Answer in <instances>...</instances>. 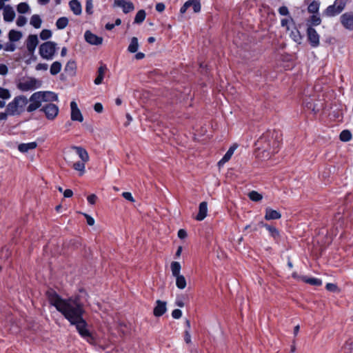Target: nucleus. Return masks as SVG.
Returning <instances> with one entry per match:
<instances>
[{"instance_id":"obj_1","label":"nucleus","mask_w":353,"mask_h":353,"mask_svg":"<svg viewBox=\"0 0 353 353\" xmlns=\"http://www.w3.org/2000/svg\"><path fill=\"white\" fill-rule=\"evenodd\" d=\"M49 303L59 312L71 325H74L79 335L88 343H92L94 339L88 330V323L83 318L85 312L84 304L79 295L62 298L57 292H48Z\"/></svg>"},{"instance_id":"obj_2","label":"nucleus","mask_w":353,"mask_h":353,"mask_svg":"<svg viewBox=\"0 0 353 353\" xmlns=\"http://www.w3.org/2000/svg\"><path fill=\"white\" fill-rule=\"evenodd\" d=\"M28 102V100L25 96H17L7 105L6 110L10 114V116L19 115L23 112Z\"/></svg>"},{"instance_id":"obj_3","label":"nucleus","mask_w":353,"mask_h":353,"mask_svg":"<svg viewBox=\"0 0 353 353\" xmlns=\"http://www.w3.org/2000/svg\"><path fill=\"white\" fill-rule=\"evenodd\" d=\"M57 44L53 41H46L41 44L39 49L40 56L46 60H52L56 52Z\"/></svg>"},{"instance_id":"obj_4","label":"nucleus","mask_w":353,"mask_h":353,"mask_svg":"<svg viewBox=\"0 0 353 353\" xmlns=\"http://www.w3.org/2000/svg\"><path fill=\"white\" fill-rule=\"evenodd\" d=\"M41 81L34 77H30L26 80L19 82L17 85L18 89L22 92L34 90L41 88Z\"/></svg>"},{"instance_id":"obj_5","label":"nucleus","mask_w":353,"mask_h":353,"mask_svg":"<svg viewBox=\"0 0 353 353\" xmlns=\"http://www.w3.org/2000/svg\"><path fill=\"white\" fill-rule=\"evenodd\" d=\"M44 93L42 91L33 93L29 99L30 104L27 107L28 112H32L41 106V102L43 101Z\"/></svg>"},{"instance_id":"obj_6","label":"nucleus","mask_w":353,"mask_h":353,"mask_svg":"<svg viewBox=\"0 0 353 353\" xmlns=\"http://www.w3.org/2000/svg\"><path fill=\"white\" fill-rule=\"evenodd\" d=\"M40 110L44 112L46 118L49 120H53L59 113L58 106L52 103L44 104Z\"/></svg>"},{"instance_id":"obj_7","label":"nucleus","mask_w":353,"mask_h":353,"mask_svg":"<svg viewBox=\"0 0 353 353\" xmlns=\"http://www.w3.org/2000/svg\"><path fill=\"white\" fill-rule=\"evenodd\" d=\"M307 36L308 41L312 48H317L319 46L320 36L312 26H308L307 28Z\"/></svg>"},{"instance_id":"obj_8","label":"nucleus","mask_w":353,"mask_h":353,"mask_svg":"<svg viewBox=\"0 0 353 353\" xmlns=\"http://www.w3.org/2000/svg\"><path fill=\"white\" fill-rule=\"evenodd\" d=\"M39 44V39L37 34L28 35L26 41V46L29 55L34 56L35 50Z\"/></svg>"},{"instance_id":"obj_9","label":"nucleus","mask_w":353,"mask_h":353,"mask_svg":"<svg viewBox=\"0 0 353 353\" xmlns=\"http://www.w3.org/2000/svg\"><path fill=\"white\" fill-rule=\"evenodd\" d=\"M342 26L348 30H353V12H347L340 17Z\"/></svg>"},{"instance_id":"obj_10","label":"nucleus","mask_w":353,"mask_h":353,"mask_svg":"<svg viewBox=\"0 0 353 353\" xmlns=\"http://www.w3.org/2000/svg\"><path fill=\"white\" fill-rule=\"evenodd\" d=\"M192 7L194 12H199L201 11L200 0H188L180 8L181 14H184L188 8Z\"/></svg>"},{"instance_id":"obj_11","label":"nucleus","mask_w":353,"mask_h":353,"mask_svg":"<svg viewBox=\"0 0 353 353\" xmlns=\"http://www.w3.org/2000/svg\"><path fill=\"white\" fill-rule=\"evenodd\" d=\"M84 38L87 43L90 45L99 46L102 43L103 38L93 34L90 30H86L84 33Z\"/></svg>"},{"instance_id":"obj_12","label":"nucleus","mask_w":353,"mask_h":353,"mask_svg":"<svg viewBox=\"0 0 353 353\" xmlns=\"http://www.w3.org/2000/svg\"><path fill=\"white\" fill-rule=\"evenodd\" d=\"M113 6L121 8L125 14H128L134 9V4L131 1L125 0H114Z\"/></svg>"},{"instance_id":"obj_13","label":"nucleus","mask_w":353,"mask_h":353,"mask_svg":"<svg viewBox=\"0 0 353 353\" xmlns=\"http://www.w3.org/2000/svg\"><path fill=\"white\" fill-rule=\"evenodd\" d=\"M71 108V120L74 121L82 122L83 121V115L78 108L77 103L72 101L70 103Z\"/></svg>"},{"instance_id":"obj_14","label":"nucleus","mask_w":353,"mask_h":353,"mask_svg":"<svg viewBox=\"0 0 353 353\" xmlns=\"http://www.w3.org/2000/svg\"><path fill=\"white\" fill-rule=\"evenodd\" d=\"M166 302L161 300L156 301V305L153 310L155 316L159 317L163 316L167 311Z\"/></svg>"},{"instance_id":"obj_15","label":"nucleus","mask_w":353,"mask_h":353,"mask_svg":"<svg viewBox=\"0 0 353 353\" xmlns=\"http://www.w3.org/2000/svg\"><path fill=\"white\" fill-rule=\"evenodd\" d=\"M237 148V145L234 144L232 146L230 147L228 150L226 152V153L224 154V156L222 157L221 160L218 162V166L219 168H221L224 165L225 163H227L233 155L234 151Z\"/></svg>"},{"instance_id":"obj_16","label":"nucleus","mask_w":353,"mask_h":353,"mask_svg":"<svg viewBox=\"0 0 353 353\" xmlns=\"http://www.w3.org/2000/svg\"><path fill=\"white\" fill-rule=\"evenodd\" d=\"M3 20L6 22H12L15 17V12L12 6L7 5L3 7Z\"/></svg>"},{"instance_id":"obj_17","label":"nucleus","mask_w":353,"mask_h":353,"mask_svg":"<svg viewBox=\"0 0 353 353\" xmlns=\"http://www.w3.org/2000/svg\"><path fill=\"white\" fill-rule=\"evenodd\" d=\"M281 217V214L270 207L265 208V219L267 221L277 220Z\"/></svg>"},{"instance_id":"obj_18","label":"nucleus","mask_w":353,"mask_h":353,"mask_svg":"<svg viewBox=\"0 0 353 353\" xmlns=\"http://www.w3.org/2000/svg\"><path fill=\"white\" fill-rule=\"evenodd\" d=\"M208 214V203L205 201H203L199 204V212L196 216V219L199 221H203Z\"/></svg>"},{"instance_id":"obj_19","label":"nucleus","mask_w":353,"mask_h":353,"mask_svg":"<svg viewBox=\"0 0 353 353\" xmlns=\"http://www.w3.org/2000/svg\"><path fill=\"white\" fill-rule=\"evenodd\" d=\"M71 149L74 150L81 161L88 162L89 161V155L88 152L82 147L73 145Z\"/></svg>"},{"instance_id":"obj_20","label":"nucleus","mask_w":353,"mask_h":353,"mask_svg":"<svg viewBox=\"0 0 353 353\" xmlns=\"http://www.w3.org/2000/svg\"><path fill=\"white\" fill-rule=\"evenodd\" d=\"M69 6L74 14L80 15L81 14V4L78 0H71L69 2Z\"/></svg>"},{"instance_id":"obj_21","label":"nucleus","mask_w":353,"mask_h":353,"mask_svg":"<svg viewBox=\"0 0 353 353\" xmlns=\"http://www.w3.org/2000/svg\"><path fill=\"white\" fill-rule=\"evenodd\" d=\"M37 143L35 141L26 143H21L18 145V150L22 153L28 152L29 150L36 148Z\"/></svg>"},{"instance_id":"obj_22","label":"nucleus","mask_w":353,"mask_h":353,"mask_svg":"<svg viewBox=\"0 0 353 353\" xmlns=\"http://www.w3.org/2000/svg\"><path fill=\"white\" fill-rule=\"evenodd\" d=\"M290 37L294 42L299 44L301 43L303 36L301 34L299 30L296 27L291 30Z\"/></svg>"},{"instance_id":"obj_23","label":"nucleus","mask_w":353,"mask_h":353,"mask_svg":"<svg viewBox=\"0 0 353 353\" xmlns=\"http://www.w3.org/2000/svg\"><path fill=\"white\" fill-rule=\"evenodd\" d=\"M22 32L19 30H11L8 33V39L10 42H17L22 38Z\"/></svg>"},{"instance_id":"obj_24","label":"nucleus","mask_w":353,"mask_h":353,"mask_svg":"<svg viewBox=\"0 0 353 353\" xmlns=\"http://www.w3.org/2000/svg\"><path fill=\"white\" fill-rule=\"evenodd\" d=\"M341 13L336 5L334 3L332 5L329 6L324 11V14L327 17H334Z\"/></svg>"},{"instance_id":"obj_25","label":"nucleus","mask_w":353,"mask_h":353,"mask_svg":"<svg viewBox=\"0 0 353 353\" xmlns=\"http://www.w3.org/2000/svg\"><path fill=\"white\" fill-rule=\"evenodd\" d=\"M262 226L269 232L270 236L274 239H276L279 236V231L275 227L267 223H262Z\"/></svg>"},{"instance_id":"obj_26","label":"nucleus","mask_w":353,"mask_h":353,"mask_svg":"<svg viewBox=\"0 0 353 353\" xmlns=\"http://www.w3.org/2000/svg\"><path fill=\"white\" fill-rule=\"evenodd\" d=\"M170 268L172 276H176L179 275H181V265L179 262L178 261H172L170 264Z\"/></svg>"},{"instance_id":"obj_27","label":"nucleus","mask_w":353,"mask_h":353,"mask_svg":"<svg viewBox=\"0 0 353 353\" xmlns=\"http://www.w3.org/2000/svg\"><path fill=\"white\" fill-rule=\"evenodd\" d=\"M42 92L45 94L43 101H58V96L54 92L50 91H42Z\"/></svg>"},{"instance_id":"obj_28","label":"nucleus","mask_w":353,"mask_h":353,"mask_svg":"<svg viewBox=\"0 0 353 353\" xmlns=\"http://www.w3.org/2000/svg\"><path fill=\"white\" fill-rule=\"evenodd\" d=\"M176 279V286L180 289L183 290L187 285V282L185 276L182 274L174 276Z\"/></svg>"},{"instance_id":"obj_29","label":"nucleus","mask_w":353,"mask_h":353,"mask_svg":"<svg viewBox=\"0 0 353 353\" xmlns=\"http://www.w3.org/2000/svg\"><path fill=\"white\" fill-rule=\"evenodd\" d=\"M42 20L39 14H33L30 21V23L34 28L38 29L41 28Z\"/></svg>"},{"instance_id":"obj_30","label":"nucleus","mask_w":353,"mask_h":353,"mask_svg":"<svg viewBox=\"0 0 353 353\" xmlns=\"http://www.w3.org/2000/svg\"><path fill=\"white\" fill-rule=\"evenodd\" d=\"M139 49L138 39L135 37L131 39L130 45L128 47V50L131 53H135Z\"/></svg>"},{"instance_id":"obj_31","label":"nucleus","mask_w":353,"mask_h":353,"mask_svg":"<svg viewBox=\"0 0 353 353\" xmlns=\"http://www.w3.org/2000/svg\"><path fill=\"white\" fill-rule=\"evenodd\" d=\"M62 68V65L59 61H54L52 63L50 72L52 75H56L60 72Z\"/></svg>"},{"instance_id":"obj_32","label":"nucleus","mask_w":353,"mask_h":353,"mask_svg":"<svg viewBox=\"0 0 353 353\" xmlns=\"http://www.w3.org/2000/svg\"><path fill=\"white\" fill-rule=\"evenodd\" d=\"M303 281L306 283L310 284L314 286H320L322 285V281L320 279L314 277H304Z\"/></svg>"},{"instance_id":"obj_33","label":"nucleus","mask_w":353,"mask_h":353,"mask_svg":"<svg viewBox=\"0 0 353 353\" xmlns=\"http://www.w3.org/2000/svg\"><path fill=\"white\" fill-rule=\"evenodd\" d=\"M68 19L65 17L59 18L56 21V26L59 30L64 29L68 24Z\"/></svg>"},{"instance_id":"obj_34","label":"nucleus","mask_w":353,"mask_h":353,"mask_svg":"<svg viewBox=\"0 0 353 353\" xmlns=\"http://www.w3.org/2000/svg\"><path fill=\"white\" fill-rule=\"evenodd\" d=\"M146 13L144 10H140L137 12L134 17V23L140 24L145 19Z\"/></svg>"},{"instance_id":"obj_35","label":"nucleus","mask_w":353,"mask_h":353,"mask_svg":"<svg viewBox=\"0 0 353 353\" xmlns=\"http://www.w3.org/2000/svg\"><path fill=\"white\" fill-rule=\"evenodd\" d=\"M319 6H320V3L319 1H313L312 2H311L309 4V6L307 7V10L309 12L312 13V14L318 13L319 10Z\"/></svg>"},{"instance_id":"obj_36","label":"nucleus","mask_w":353,"mask_h":353,"mask_svg":"<svg viewBox=\"0 0 353 353\" xmlns=\"http://www.w3.org/2000/svg\"><path fill=\"white\" fill-rule=\"evenodd\" d=\"M17 10L20 14H25L30 10V6L28 3L21 2L17 5Z\"/></svg>"},{"instance_id":"obj_37","label":"nucleus","mask_w":353,"mask_h":353,"mask_svg":"<svg viewBox=\"0 0 353 353\" xmlns=\"http://www.w3.org/2000/svg\"><path fill=\"white\" fill-rule=\"evenodd\" d=\"M352 133L348 130H343L339 135L340 140L343 142H347L351 140Z\"/></svg>"},{"instance_id":"obj_38","label":"nucleus","mask_w":353,"mask_h":353,"mask_svg":"<svg viewBox=\"0 0 353 353\" xmlns=\"http://www.w3.org/2000/svg\"><path fill=\"white\" fill-rule=\"evenodd\" d=\"M85 162L83 161H77L72 165V168L80 172V175H82L85 172Z\"/></svg>"},{"instance_id":"obj_39","label":"nucleus","mask_w":353,"mask_h":353,"mask_svg":"<svg viewBox=\"0 0 353 353\" xmlns=\"http://www.w3.org/2000/svg\"><path fill=\"white\" fill-rule=\"evenodd\" d=\"M250 200L253 201H259L263 199V196L256 191L252 190L248 194Z\"/></svg>"},{"instance_id":"obj_40","label":"nucleus","mask_w":353,"mask_h":353,"mask_svg":"<svg viewBox=\"0 0 353 353\" xmlns=\"http://www.w3.org/2000/svg\"><path fill=\"white\" fill-rule=\"evenodd\" d=\"M11 97L9 90L0 87V99L6 100Z\"/></svg>"},{"instance_id":"obj_41","label":"nucleus","mask_w":353,"mask_h":353,"mask_svg":"<svg viewBox=\"0 0 353 353\" xmlns=\"http://www.w3.org/2000/svg\"><path fill=\"white\" fill-rule=\"evenodd\" d=\"M76 70V63L74 61H69L65 66V71L66 72H74Z\"/></svg>"},{"instance_id":"obj_42","label":"nucleus","mask_w":353,"mask_h":353,"mask_svg":"<svg viewBox=\"0 0 353 353\" xmlns=\"http://www.w3.org/2000/svg\"><path fill=\"white\" fill-rule=\"evenodd\" d=\"M347 2V1L346 0H335L334 3L336 5L339 11L341 12L344 10Z\"/></svg>"},{"instance_id":"obj_43","label":"nucleus","mask_w":353,"mask_h":353,"mask_svg":"<svg viewBox=\"0 0 353 353\" xmlns=\"http://www.w3.org/2000/svg\"><path fill=\"white\" fill-rule=\"evenodd\" d=\"M39 37L42 40H47L52 37V32L50 30L44 29L40 32Z\"/></svg>"},{"instance_id":"obj_44","label":"nucleus","mask_w":353,"mask_h":353,"mask_svg":"<svg viewBox=\"0 0 353 353\" xmlns=\"http://www.w3.org/2000/svg\"><path fill=\"white\" fill-rule=\"evenodd\" d=\"M310 23H311L310 26H319L321 24V19L319 16L313 14L310 17Z\"/></svg>"},{"instance_id":"obj_45","label":"nucleus","mask_w":353,"mask_h":353,"mask_svg":"<svg viewBox=\"0 0 353 353\" xmlns=\"http://www.w3.org/2000/svg\"><path fill=\"white\" fill-rule=\"evenodd\" d=\"M294 23V21L291 17H290V19H282L281 21V24L282 27H285L287 30H290V26H288V23Z\"/></svg>"},{"instance_id":"obj_46","label":"nucleus","mask_w":353,"mask_h":353,"mask_svg":"<svg viewBox=\"0 0 353 353\" xmlns=\"http://www.w3.org/2000/svg\"><path fill=\"white\" fill-rule=\"evenodd\" d=\"M13 43L10 41V43H6L3 47V50L6 52H14L16 49V46Z\"/></svg>"},{"instance_id":"obj_47","label":"nucleus","mask_w":353,"mask_h":353,"mask_svg":"<svg viewBox=\"0 0 353 353\" xmlns=\"http://www.w3.org/2000/svg\"><path fill=\"white\" fill-rule=\"evenodd\" d=\"M27 23V19L24 16H19L16 23L19 27L24 26Z\"/></svg>"},{"instance_id":"obj_48","label":"nucleus","mask_w":353,"mask_h":353,"mask_svg":"<svg viewBox=\"0 0 353 353\" xmlns=\"http://www.w3.org/2000/svg\"><path fill=\"white\" fill-rule=\"evenodd\" d=\"M93 3L92 0H87L85 3V12L88 14H92Z\"/></svg>"},{"instance_id":"obj_49","label":"nucleus","mask_w":353,"mask_h":353,"mask_svg":"<svg viewBox=\"0 0 353 353\" xmlns=\"http://www.w3.org/2000/svg\"><path fill=\"white\" fill-rule=\"evenodd\" d=\"M278 12L282 16H288L290 14L288 8L285 6H281Z\"/></svg>"},{"instance_id":"obj_50","label":"nucleus","mask_w":353,"mask_h":353,"mask_svg":"<svg viewBox=\"0 0 353 353\" xmlns=\"http://www.w3.org/2000/svg\"><path fill=\"white\" fill-rule=\"evenodd\" d=\"M181 316H182V312L179 309H174L172 312V316L174 319H179L181 317Z\"/></svg>"},{"instance_id":"obj_51","label":"nucleus","mask_w":353,"mask_h":353,"mask_svg":"<svg viewBox=\"0 0 353 353\" xmlns=\"http://www.w3.org/2000/svg\"><path fill=\"white\" fill-rule=\"evenodd\" d=\"M304 105L305 108H307L309 110H312L313 112H316L318 110H316L315 105L313 104V103L311 101H306L304 102Z\"/></svg>"},{"instance_id":"obj_52","label":"nucleus","mask_w":353,"mask_h":353,"mask_svg":"<svg viewBox=\"0 0 353 353\" xmlns=\"http://www.w3.org/2000/svg\"><path fill=\"white\" fill-rule=\"evenodd\" d=\"M8 73V66L3 63L0 64V75L6 76Z\"/></svg>"},{"instance_id":"obj_53","label":"nucleus","mask_w":353,"mask_h":353,"mask_svg":"<svg viewBox=\"0 0 353 353\" xmlns=\"http://www.w3.org/2000/svg\"><path fill=\"white\" fill-rule=\"evenodd\" d=\"M97 196H96V194H92L90 195H89L88 197H87V200H88V202L90 204V205H94L95 204L96 201H97Z\"/></svg>"},{"instance_id":"obj_54","label":"nucleus","mask_w":353,"mask_h":353,"mask_svg":"<svg viewBox=\"0 0 353 353\" xmlns=\"http://www.w3.org/2000/svg\"><path fill=\"white\" fill-rule=\"evenodd\" d=\"M48 65L47 63H40L36 65V70L37 71H40V70L46 71L48 70Z\"/></svg>"},{"instance_id":"obj_55","label":"nucleus","mask_w":353,"mask_h":353,"mask_svg":"<svg viewBox=\"0 0 353 353\" xmlns=\"http://www.w3.org/2000/svg\"><path fill=\"white\" fill-rule=\"evenodd\" d=\"M122 196L123 197L129 201H131V202H134V199L132 195V194L129 192H124L122 193Z\"/></svg>"},{"instance_id":"obj_56","label":"nucleus","mask_w":353,"mask_h":353,"mask_svg":"<svg viewBox=\"0 0 353 353\" xmlns=\"http://www.w3.org/2000/svg\"><path fill=\"white\" fill-rule=\"evenodd\" d=\"M325 288L328 291L335 292L337 289V286L334 283H328L326 284Z\"/></svg>"},{"instance_id":"obj_57","label":"nucleus","mask_w":353,"mask_h":353,"mask_svg":"<svg viewBox=\"0 0 353 353\" xmlns=\"http://www.w3.org/2000/svg\"><path fill=\"white\" fill-rule=\"evenodd\" d=\"M156 10L159 12H163L165 8V4L163 3H157L155 6Z\"/></svg>"},{"instance_id":"obj_58","label":"nucleus","mask_w":353,"mask_h":353,"mask_svg":"<svg viewBox=\"0 0 353 353\" xmlns=\"http://www.w3.org/2000/svg\"><path fill=\"white\" fill-rule=\"evenodd\" d=\"M184 340L186 343H191V335H190V331L188 330H185Z\"/></svg>"},{"instance_id":"obj_59","label":"nucleus","mask_w":353,"mask_h":353,"mask_svg":"<svg viewBox=\"0 0 353 353\" xmlns=\"http://www.w3.org/2000/svg\"><path fill=\"white\" fill-rule=\"evenodd\" d=\"M95 112L100 113L103 111V105L101 103H96L94 105Z\"/></svg>"},{"instance_id":"obj_60","label":"nucleus","mask_w":353,"mask_h":353,"mask_svg":"<svg viewBox=\"0 0 353 353\" xmlns=\"http://www.w3.org/2000/svg\"><path fill=\"white\" fill-rule=\"evenodd\" d=\"M178 236L181 239H185L187 236L186 231L183 229H180L178 231Z\"/></svg>"},{"instance_id":"obj_61","label":"nucleus","mask_w":353,"mask_h":353,"mask_svg":"<svg viewBox=\"0 0 353 353\" xmlns=\"http://www.w3.org/2000/svg\"><path fill=\"white\" fill-rule=\"evenodd\" d=\"M84 215L86 218L88 225H93L94 224V219L91 216H90L88 214H85Z\"/></svg>"},{"instance_id":"obj_62","label":"nucleus","mask_w":353,"mask_h":353,"mask_svg":"<svg viewBox=\"0 0 353 353\" xmlns=\"http://www.w3.org/2000/svg\"><path fill=\"white\" fill-rule=\"evenodd\" d=\"M73 195V192L70 189H67L63 191V196L65 198H70Z\"/></svg>"},{"instance_id":"obj_63","label":"nucleus","mask_w":353,"mask_h":353,"mask_svg":"<svg viewBox=\"0 0 353 353\" xmlns=\"http://www.w3.org/2000/svg\"><path fill=\"white\" fill-rule=\"evenodd\" d=\"M10 115L8 112L6 110L4 112H0V121H5L7 119L8 116Z\"/></svg>"},{"instance_id":"obj_64","label":"nucleus","mask_w":353,"mask_h":353,"mask_svg":"<svg viewBox=\"0 0 353 353\" xmlns=\"http://www.w3.org/2000/svg\"><path fill=\"white\" fill-rule=\"evenodd\" d=\"M106 68L105 65H101L98 68V75L104 76V72Z\"/></svg>"}]
</instances>
